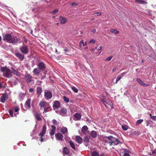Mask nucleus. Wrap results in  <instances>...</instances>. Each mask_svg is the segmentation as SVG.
<instances>
[{
	"mask_svg": "<svg viewBox=\"0 0 156 156\" xmlns=\"http://www.w3.org/2000/svg\"><path fill=\"white\" fill-rule=\"evenodd\" d=\"M81 115L78 113H75L74 114V116L73 117V119L75 121H78L80 120L81 118Z\"/></svg>",
	"mask_w": 156,
	"mask_h": 156,
	"instance_id": "obj_8",
	"label": "nucleus"
},
{
	"mask_svg": "<svg viewBox=\"0 0 156 156\" xmlns=\"http://www.w3.org/2000/svg\"><path fill=\"white\" fill-rule=\"evenodd\" d=\"M75 140L76 142L80 144L83 142L82 139L79 136H77L75 137Z\"/></svg>",
	"mask_w": 156,
	"mask_h": 156,
	"instance_id": "obj_18",
	"label": "nucleus"
},
{
	"mask_svg": "<svg viewBox=\"0 0 156 156\" xmlns=\"http://www.w3.org/2000/svg\"><path fill=\"white\" fill-rule=\"evenodd\" d=\"M41 71L39 68H37L34 69L33 73L34 74V75H37L40 73Z\"/></svg>",
	"mask_w": 156,
	"mask_h": 156,
	"instance_id": "obj_17",
	"label": "nucleus"
},
{
	"mask_svg": "<svg viewBox=\"0 0 156 156\" xmlns=\"http://www.w3.org/2000/svg\"><path fill=\"white\" fill-rule=\"evenodd\" d=\"M67 111L66 109L62 108L60 111L59 113L62 116H65L67 115Z\"/></svg>",
	"mask_w": 156,
	"mask_h": 156,
	"instance_id": "obj_11",
	"label": "nucleus"
},
{
	"mask_svg": "<svg viewBox=\"0 0 156 156\" xmlns=\"http://www.w3.org/2000/svg\"><path fill=\"white\" fill-rule=\"evenodd\" d=\"M30 102H31V99L30 98H28L26 101V102L25 104V107L27 109L29 108L30 107Z\"/></svg>",
	"mask_w": 156,
	"mask_h": 156,
	"instance_id": "obj_14",
	"label": "nucleus"
},
{
	"mask_svg": "<svg viewBox=\"0 0 156 156\" xmlns=\"http://www.w3.org/2000/svg\"><path fill=\"white\" fill-rule=\"evenodd\" d=\"M136 1L138 2L139 3H140L141 4H147V2H146L142 0H135Z\"/></svg>",
	"mask_w": 156,
	"mask_h": 156,
	"instance_id": "obj_34",
	"label": "nucleus"
},
{
	"mask_svg": "<svg viewBox=\"0 0 156 156\" xmlns=\"http://www.w3.org/2000/svg\"><path fill=\"white\" fill-rule=\"evenodd\" d=\"M46 105V103L45 101H41L39 103V105L41 108H45Z\"/></svg>",
	"mask_w": 156,
	"mask_h": 156,
	"instance_id": "obj_25",
	"label": "nucleus"
},
{
	"mask_svg": "<svg viewBox=\"0 0 156 156\" xmlns=\"http://www.w3.org/2000/svg\"><path fill=\"white\" fill-rule=\"evenodd\" d=\"M64 51L65 52H68L69 51V50L67 48H65L64 49Z\"/></svg>",
	"mask_w": 156,
	"mask_h": 156,
	"instance_id": "obj_63",
	"label": "nucleus"
},
{
	"mask_svg": "<svg viewBox=\"0 0 156 156\" xmlns=\"http://www.w3.org/2000/svg\"><path fill=\"white\" fill-rule=\"evenodd\" d=\"M51 128H52V130H55V129H56V128H55V127L54 126V125H52L51 126Z\"/></svg>",
	"mask_w": 156,
	"mask_h": 156,
	"instance_id": "obj_57",
	"label": "nucleus"
},
{
	"mask_svg": "<svg viewBox=\"0 0 156 156\" xmlns=\"http://www.w3.org/2000/svg\"><path fill=\"white\" fill-rule=\"evenodd\" d=\"M60 103L58 101H55L53 105V107L54 109L58 108H60Z\"/></svg>",
	"mask_w": 156,
	"mask_h": 156,
	"instance_id": "obj_10",
	"label": "nucleus"
},
{
	"mask_svg": "<svg viewBox=\"0 0 156 156\" xmlns=\"http://www.w3.org/2000/svg\"><path fill=\"white\" fill-rule=\"evenodd\" d=\"M88 129V128L87 126H84L82 128V131L83 133H86Z\"/></svg>",
	"mask_w": 156,
	"mask_h": 156,
	"instance_id": "obj_30",
	"label": "nucleus"
},
{
	"mask_svg": "<svg viewBox=\"0 0 156 156\" xmlns=\"http://www.w3.org/2000/svg\"><path fill=\"white\" fill-rule=\"evenodd\" d=\"M52 122L55 125H56L58 124L57 121L55 119H53L52 120Z\"/></svg>",
	"mask_w": 156,
	"mask_h": 156,
	"instance_id": "obj_50",
	"label": "nucleus"
},
{
	"mask_svg": "<svg viewBox=\"0 0 156 156\" xmlns=\"http://www.w3.org/2000/svg\"><path fill=\"white\" fill-rule=\"evenodd\" d=\"M113 57V56H110L108 57V58H107L106 59V61H110L111 59H112V58Z\"/></svg>",
	"mask_w": 156,
	"mask_h": 156,
	"instance_id": "obj_47",
	"label": "nucleus"
},
{
	"mask_svg": "<svg viewBox=\"0 0 156 156\" xmlns=\"http://www.w3.org/2000/svg\"><path fill=\"white\" fill-rule=\"evenodd\" d=\"M25 94L23 93H20L19 95V98L21 100H23L24 98Z\"/></svg>",
	"mask_w": 156,
	"mask_h": 156,
	"instance_id": "obj_31",
	"label": "nucleus"
},
{
	"mask_svg": "<svg viewBox=\"0 0 156 156\" xmlns=\"http://www.w3.org/2000/svg\"><path fill=\"white\" fill-rule=\"evenodd\" d=\"M101 101L103 103V104H104L106 103V102L107 101V100H106L105 97H104L102 98V99L101 100Z\"/></svg>",
	"mask_w": 156,
	"mask_h": 156,
	"instance_id": "obj_40",
	"label": "nucleus"
},
{
	"mask_svg": "<svg viewBox=\"0 0 156 156\" xmlns=\"http://www.w3.org/2000/svg\"><path fill=\"white\" fill-rule=\"evenodd\" d=\"M71 89L75 93H77L78 92V90L76 87L74 86L72 87H71Z\"/></svg>",
	"mask_w": 156,
	"mask_h": 156,
	"instance_id": "obj_33",
	"label": "nucleus"
},
{
	"mask_svg": "<svg viewBox=\"0 0 156 156\" xmlns=\"http://www.w3.org/2000/svg\"><path fill=\"white\" fill-rule=\"evenodd\" d=\"M46 126L45 125H44L43 127V130L42 132L39 135V136H40V141L41 142H43L44 141V140L42 138V137L46 133Z\"/></svg>",
	"mask_w": 156,
	"mask_h": 156,
	"instance_id": "obj_6",
	"label": "nucleus"
},
{
	"mask_svg": "<svg viewBox=\"0 0 156 156\" xmlns=\"http://www.w3.org/2000/svg\"><path fill=\"white\" fill-rule=\"evenodd\" d=\"M69 151L70 150L67 147H64L62 151L63 155H68L70 156V155L69 154Z\"/></svg>",
	"mask_w": 156,
	"mask_h": 156,
	"instance_id": "obj_15",
	"label": "nucleus"
},
{
	"mask_svg": "<svg viewBox=\"0 0 156 156\" xmlns=\"http://www.w3.org/2000/svg\"><path fill=\"white\" fill-rule=\"evenodd\" d=\"M42 82L40 80H37V84L39 85H40L41 84Z\"/></svg>",
	"mask_w": 156,
	"mask_h": 156,
	"instance_id": "obj_53",
	"label": "nucleus"
},
{
	"mask_svg": "<svg viewBox=\"0 0 156 156\" xmlns=\"http://www.w3.org/2000/svg\"><path fill=\"white\" fill-rule=\"evenodd\" d=\"M5 85H2L1 83H0V89L2 88H5Z\"/></svg>",
	"mask_w": 156,
	"mask_h": 156,
	"instance_id": "obj_52",
	"label": "nucleus"
},
{
	"mask_svg": "<svg viewBox=\"0 0 156 156\" xmlns=\"http://www.w3.org/2000/svg\"><path fill=\"white\" fill-rule=\"evenodd\" d=\"M104 105L106 108H107L108 109H112L113 108L112 103L110 101H107Z\"/></svg>",
	"mask_w": 156,
	"mask_h": 156,
	"instance_id": "obj_7",
	"label": "nucleus"
},
{
	"mask_svg": "<svg viewBox=\"0 0 156 156\" xmlns=\"http://www.w3.org/2000/svg\"><path fill=\"white\" fill-rule=\"evenodd\" d=\"M61 131L63 134H66L68 133V129L66 127H62L61 129Z\"/></svg>",
	"mask_w": 156,
	"mask_h": 156,
	"instance_id": "obj_22",
	"label": "nucleus"
},
{
	"mask_svg": "<svg viewBox=\"0 0 156 156\" xmlns=\"http://www.w3.org/2000/svg\"><path fill=\"white\" fill-rule=\"evenodd\" d=\"M44 96L47 99H50L52 97V93L49 90H44Z\"/></svg>",
	"mask_w": 156,
	"mask_h": 156,
	"instance_id": "obj_4",
	"label": "nucleus"
},
{
	"mask_svg": "<svg viewBox=\"0 0 156 156\" xmlns=\"http://www.w3.org/2000/svg\"><path fill=\"white\" fill-rule=\"evenodd\" d=\"M108 139L111 141L108 142L110 146L112 145H117L120 143V141L118 139H116L112 136H108Z\"/></svg>",
	"mask_w": 156,
	"mask_h": 156,
	"instance_id": "obj_3",
	"label": "nucleus"
},
{
	"mask_svg": "<svg viewBox=\"0 0 156 156\" xmlns=\"http://www.w3.org/2000/svg\"><path fill=\"white\" fill-rule=\"evenodd\" d=\"M15 111L16 112H17L16 114H19V112H18V111L19 110V108L18 107H15L14 108Z\"/></svg>",
	"mask_w": 156,
	"mask_h": 156,
	"instance_id": "obj_43",
	"label": "nucleus"
},
{
	"mask_svg": "<svg viewBox=\"0 0 156 156\" xmlns=\"http://www.w3.org/2000/svg\"><path fill=\"white\" fill-rule=\"evenodd\" d=\"M12 71L13 74L16 75L17 76H20V73L16 70L13 68H12Z\"/></svg>",
	"mask_w": 156,
	"mask_h": 156,
	"instance_id": "obj_27",
	"label": "nucleus"
},
{
	"mask_svg": "<svg viewBox=\"0 0 156 156\" xmlns=\"http://www.w3.org/2000/svg\"><path fill=\"white\" fill-rule=\"evenodd\" d=\"M16 56L19 58L22 61L23 60L24 58V56L20 53H16L15 54Z\"/></svg>",
	"mask_w": 156,
	"mask_h": 156,
	"instance_id": "obj_19",
	"label": "nucleus"
},
{
	"mask_svg": "<svg viewBox=\"0 0 156 156\" xmlns=\"http://www.w3.org/2000/svg\"><path fill=\"white\" fill-rule=\"evenodd\" d=\"M55 130H54L51 129L49 133H50V135L51 136L54 135V134H55Z\"/></svg>",
	"mask_w": 156,
	"mask_h": 156,
	"instance_id": "obj_41",
	"label": "nucleus"
},
{
	"mask_svg": "<svg viewBox=\"0 0 156 156\" xmlns=\"http://www.w3.org/2000/svg\"><path fill=\"white\" fill-rule=\"evenodd\" d=\"M116 69V67H114L113 69H112V71L113 72H114Z\"/></svg>",
	"mask_w": 156,
	"mask_h": 156,
	"instance_id": "obj_60",
	"label": "nucleus"
},
{
	"mask_svg": "<svg viewBox=\"0 0 156 156\" xmlns=\"http://www.w3.org/2000/svg\"><path fill=\"white\" fill-rule=\"evenodd\" d=\"M3 40L8 43L13 44H16L18 41V38L16 36H12L10 34H5L3 36Z\"/></svg>",
	"mask_w": 156,
	"mask_h": 156,
	"instance_id": "obj_1",
	"label": "nucleus"
},
{
	"mask_svg": "<svg viewBox=\"0 0 156 156\" xmlns=\"http://www.w3.org/2000/svg\"><path fill=\"white\" fill-rule=\"evenodd\" d=\"M123 156H130V155L127 153H125Z\"/></svg>",
	"mask_w": 156,
	"mask_h": 156,
	"instance_id": "obj_61",
	"label": "nucleus"
},
{
	"mask_svg": "<svg viewBox=\"0 0 156 156\" xmlns=\"http://www.w3.org/2000/svg\"><path fill=\"white\" fill-rule=\"evenodd\" d=\"M59 20L62 24L65 23L67 21V19L64 17H59Z\"/></svg>",
	"mask_w": 156,
	"mask_h": 156,
	"instance_id": "obj_21",
	"label": "nucleus"
},
{
	"mask_svg": "<svg viewBox=\"0 0 156 156\" xmlns=\"http://www.w3.org/2000/svg\"><path fill=\"white\" fill-rule=\"evenodd\" d=\"M58 12V9H55L51 12L53 14H55L57 13Z\"/></svg>",
	"mask_w": 156,
	"mask_h": 156,
	"instance_id": "obj_45",
	"label": "nucleus"
},
{
	"mask_svg": "<svg viewBox=\"0 0 156 156\" xmlns=\"http://www.w3.org/2000/svg\"><path fill=\"white\" fill-rule=\"evenodd\" d=\"M110 31L112 33L115 34H117L119 33V31H118L114 29H111Z\"/></svg>",
	"mask_w": 156,
	"mask_h": 156,
	"instance_id": "obj_32",
	"label": "nucleus"
},
{
	"mask_svg": "<svg viewBox=\"0 0 156 156\" xmlns=\"http://www.w3.org/2000/svg\"><path fill=\"white\" fill-rule=\"evenodd\" d=\"M122 129L124 131L128 129V127L126 125H122Z\"/></svg>",
	"mask_w": 156,
	"mask_h": 156,
	"instance_id": "obj_37",
	"label": "nucleus"
},
{
	"mask_svg": "<svg viewBox=\"0 0 156 156\" xmlns=\"http://www.w3.org/2000/svg\"><path fill=\"white\" fill-rule=\"evenodd\" d=\"M63 98L64 100V101L66 102H68L69 101V99L68 98H67L66 96H64L63 97Z\"/></svg>",
	"mask_w": 156,
	"mask_h": 156,
	"instance_id": "obj_38",
	"label": "nucleus"
},
{
	"mask_svg": "<svg viewBox=\"0 0 156 156\" xmlns=\"http://www.w3.org/2000/svg\"><path fill=\"white\" fill-rule=\"evenodd\" d=\"M90 43H95V41L94 39H91L90 41Z\"/></svg>",
	"mask_w": 156,
	"mask_h": 156,
	"instance_id": "obj_55",
	"label": "nucleus"
},
{
	"mask_svg": "<svg viewBox=\"0 0 156 156\" xmlns=\"http://www.w3.org/2000/svg\"><path fill=\"white\" fill-rule=\"evenodd\" d=\"M56 139L58 141H61L63 139V136L61 133H57L55 134Z\"/></svg>",
	"mask_w": 156,
	"mask_h": 156,
	"instance_id": "obj_9",
	"label": "nucleus"
},
{
	"mask_svg": "<svg viewBox=\"0 0 156 156\" xmlns=\"http://www.w3.org/2000/svg\"><path fill=\"white\" fill-rule=\"evenodd\" d=\"M77 5V3L73 2L71 4V5L72 6H76Z\"/></svg>",
	"mask_w": 156,
	"mask_h": 156,
	"instance_id": "obj_54",
	"label": "nucleus"
},
{
	"mask_svg": "<svg viewBox=\"0 0 156 156\" xmlns=\"http://www.w3.org/2000/svg\"><path fill=\"white\" fill-rule=\"evenodd\" d=\"M87 45L86 42L85 43L84 42L83 40H82L80 41V46L81 48H83V47Z\"/></svg>",
	"mask_w": 156,
	"mask_h": 156,
	"instance_id": "obj_24",
	"label": "nucleus"
},
{
	"mask_svg": "<svg viewBox=\"0 0 156 156\" xmlns=\"http://www.w3.org/2000/svg\"><path fill=\"white\" fill-rule=\"evenodd\" d=\"M8 98V96L7 94H4L0 98V101L3 103H4Z\"/></svg>",
	"mask_w": 156,
	"mask_h": 156,
	"instance_id": "obj_12",
	"label": "nucleus"
},
{
	"mask_svg": "<svg viewBox=\"0 0 156 156\" xmlns=\"http://www.w3.org/2000/svg\"><path fill=\"white\" fill-rule=\"evenodd\" d=\"M20 50L22 53L26 54L29 52L28 47L25 45H23L22 46L20 47Z\"/></svg>",
	"mask_w": 156,
	"mask_h": 156,
	"instance_id": "obj_5",
	"label": "nucleus"
},
{
	"mask_svg": "<svg viewBox=\"0 0 156 156\" xmlns=\"http://www.w3.org/2000/svg\"><path fill=\"white\" fill-rule=\"evenodd\" d=\"M34 116L36 119L38 121H41V120L42 119L40 117L39 114L38 113H36L34 114Z\"/></svg>",
	"mask_w": 156,
	"mask_h": 156,
	"instance_id": "obj_26",
	"label": "nucleus"
},
{
	"mask_svg": "<svg viewBox=\"0 0 156 156\" xmlns=\"http://www.w3.org/2000/svg\"><path fill=\"white\" fill-rule=\"evenodd\" d=\"M95 14H96L98 16H99L101 14V13L100 12H97L95 13Z\"/></svg>",
	"mask_w": 156,
	"mask_h": 156,
	"instance_id": "obj_62",
	"label": "nucleus"
},
{
	"mask_svg": "<svg viewBox=\"0 0 156 156\" xmlns=\"http://www.w3.org/2000/svg\"><path fill=\"white\" fill-rule=\"evenodd\" d=\"M69 144L71 147L74 150L76 149L75 144L72 141L70 140L69 142Z\"/></svg>",
	"mask_w": 156,
	"mask_h": 156,
	"instance_id": "obj_29",
	"label": "nucleus"
},
{
	"mask_svg": "<svg viewBox=\"0 0 156 156\" xmlns=\"http://www.w3.org/2000/svg\"><path fill=\"white\" fill-rule=\"evenodd\" d=\"M99 153L95 151L93 152L92 154V156H98Z\"/></svg>",
	"mask_w": 156,
	"mask_h": 156,
	"instance_id": "obj_36",
	"label": "nucleus"
},
{
	"mask_svg": "<svg viewBox=\"0 0 156 156\" xmlns=\"http://www.w3.org/2000/svg\"><path fill=\"white\" fill-rule=\"evenodd\" d=\"M1 71L3 72L4 76L7 78H10L12 77V74L10 70L6 67L1 68Z\"/></svg>",
	"mask_w": 156,
	"mask_h": 156,
	"instance_id": "obj_2",
	"label": "nucleus"
},
{
	"mask_svg": "<svg viewBox=\"0 0 156 156\" xmlns=\"http://www.w3.org/2000/svg\"><path fill=\"white\" fill-rule=\"evenodd\" d=\"M104 96H103V95L102 94H100V95H99V98H100L101 100L102 99V98H104Z\"/></svg>",
	"mask_w": 156,
	"mask_h": 156,
	"instance_id": "obj_56",
	"label": "nucleus"
},
{
	"mask_svg": "<svg viewBox=\"0 0 156 156\" xmlns=\"http://www.w3.org/2000/svg\"><path fill=\"white\" fill-rule=\"evenodd\" d=\"M152 153L153 154H156V149H154Z\"/></svg>",
	"mask_w": 156,
	"mask_h": 156,
	"instance_id": "obj_58",
	"label": "nucleus"
},
{
	"mask_svg": "<svg viewBox=\"0 0 156 156\" xmlns=\"http://www.w3.org/2000/svg\"><path fill=\"white\" fill-rule=\"evenodd\" d=\"M101 101L103 103V104H104L106 103V102L107 101V100H106L105 97H104L102 98V99L101 100Z\"/></svg>",
	"mask_w": 156,
	"mask_h": 156,
	"instance_id": "obj_39",
	"label": "nucleus"
},
{
	"mask_svg": "<svg viewBox=\"0 0 156 156\" xmlns=\"http://www.w3.org/2000/svg\"><path fill=\"white\" fill-rule=\"evenodd\" d=\"M151 118L152 120L156 121V116H151Z\"/></svg>",
	"mask_w": 156,
	"mask_h": 156,
	"instance_id": "obj_51",
	"label": "nucleus"
},
{
	"mask_svg": "<svg viewBox=\"0 0 156 156\" xmlns=\"http://www.w3.org/2000/svg\"><path fill=\"white\" fill-rule=\"evenodd\" d=\"M84 140L85 142L88 143L89 141V140L87 137H85L84 138Z\"/></svg>",
	"mask_w": 156,
	"mask_h": 156,
	"instance_id": "obj_46",
	"label": "nucleus"
},
{
	"mask_svg": "<svg viewBox=\"0 0 156 156\" xmlns=\"http://www.w3.org/2000/svg\"><path fill=\"white\" fill-rule=\"evenodd\" d=\"M13 111L11 109H10L9 111V113L10 115V116L12 117H13Z\"/></svg>",
	"mask_w": 156,
	"mask_h": 156,
	"instance_id": "obj_42",
	"label": "nucleus"
},
{
	"mask_svg": "<svg viewBox=\"0 0 156 156\" xmlns=\"http://www.w3.org/2000/svg\"><path fill=\"white\" fill-rule=\"evenodd\" d=\"M125 74V73H121V76H122V77L123 75H124V74Z\"/></svg>",
	"mask_w": 156,
	"mask_h": 156,
	"instance_id": "obj_64",
	"label": "nucleus"
},
{
	"mask_svg": "<svg viewBox=\"0 0 156 156\" xmlns=\"http://www.w3.org/2000/svg\"><path fill=\"white\" fill-rule=\"evenodd\" d=\"M143 121V119H139L137 120V121L136 122V125H139Z\"/></svg>",
	"mask_w": 156,
	"mask_h": 156,
	"instance_id": "obj_35",
	"label": "nucleus"
},
{
	"mask_svg": "<svg viewBox=\"0 0 156 156\" xmlns=\"http://www.w3.org/2000/svg\"><path fill=\"white\" fill-rule=\"evenodd\" d=\"M37 94L39 96L42 92V88L40 87H37L36 89Z\"/></svg>",
	"mask_w": 156,
	"mask_h": 156,
	"instance_id": "obj_20",
	"label": "nucleus"
},
{
	"mask_svg": "<svg viewBox=\"0 0 156 156\" xmlns=\"http://www.w3.org/2000/svg\"><path fill=\"white\" fill-rule=\"evenodd\" d=\"M25 79L26 81L28 83H30L32 80L31 76L29 74H27L25 75Z\"/></svg>",
	"mask_w": 156,
	"mask_h": 156,
	"instance_id": "obj_13",
	"label": "nucleus"
},
{
	"mask_svg": "<svg viewBox=\"0 0 156 156\" xmlns=\"http://www.w3.org/2000/svg\"><path fill=\"white\" fill-rule=\"evenodd\" d=\"M107 139H108V137L107 136H105V137H104L103 139V140L104 142L105 143H107L108 142V140H107Z\"/></svg>",
	"mask_w": 156,
	"mask_h": 156,
	"instance_id": "obj_44",
	"label": "nucleus"
},
{
	"mask_svg": "<svg viewBox=\"0 0 156 156\" xmlns=\"http://www.w3.org/2000/svg\"><path fill=\"white\" fill-rule=\"evenodd\" d=\"M38 66L39 67L38 68L40 69V70H44L45 69V64L43 62H41L39 63L38 64Z\"/></svg>",
	"mask_w": 156,
	"mask_h": 156,
	"instance_id": "obj_16",
	"label": "nucleus"
},
{
	"mask_svg": "<svg viewBox=\"0 0 156 156\" xmlns=\"http://www.w3.org/2000/svg\"><path fill=\"white\" fill-rule=\"evenodd\" d=\"M122 78V77L119 76L116 79L115 83H116Z\"/></svg>",
	"mask_w": 156,
	"mask_h": 156,
	"instance_id": "obj_48",
	"label": "nucleus"
},
{
	"mask_svg": "<svg viewBox=\"0 0 156 156\" xmlns=\"http://www.w3.org/2000/svg\"><path fill=\"white\" fill-rule=\"evenodd\" d=\"M90 134L91 136L93 138L96 137L97 135V133L95 131H92L90 132Z\"/></svg>",
	"mask_w": 156,
	"mask_h": 156,
	"instance_id": "obj_23",
	"label": "nucleus"
},
{
	"mask_svg": "<svg viewBox=\"0 0 156 156\" xmlns=\"http://www.w3.org/2000/svg\"><path fill=\"white\" fill-rule=\"evenodd\" d=\"M34 90L33 88H31L29 89V91L30 92H32L34 91Z\"/></svg>",
	"mask_w": 156,
	"mask_h": 156,
	"instance_id": "obj_59",
	"label": "nucleus"
},
{
	"mask_svg": "<svg viewBox=\"0 0 156 156\" xmlns=\"http://www.w3.org/2000/svg\"><path fill=\"white\" fill-rule=\"evenodd\" d=\"M96 49L98 51H100L102 49V48L101 46H99V47H97L96 48Z\"/></svg>",
	"mask_w": 156,
	"mask_h": 156,
	"instance_id": "obj_49",
	"label": "nucleus"
},
{
	"mask_svg": "<svg viewBox=\"0 0 156 156\" xmlns=\"http://www.w3.org/2000/svg\"><path fill=\"white\" fill-rule=\"evenodd\" d=\"M136 80L138 83L144 86H146L147 85L146 84L144 83L139 78H137L136 79Z\"/></svg>",
	"mask_w": 156,
	"mask_h": 156,
	"instance_id": "obj_28",
	"label": "nucleus"
}]
</instances>
